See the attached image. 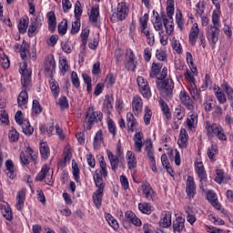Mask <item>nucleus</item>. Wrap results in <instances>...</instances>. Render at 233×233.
Instances as JSON below:
<instances>
[{"label": "nucleus", "mask_w": 233, "mask_h": 233, "mask_svg": "<svg viewBox=\"0 0 233 233\" xmlns=\"http://www.w3.org/2000/svg\"><path fill=\"white\" fill-rule=\"evenodd\" d=\"M43 112V107H41V105L39 104L38 100H33V114H41Z\"/></svg>", "instance_id": "0e129e2a"}, {"label": "nucleus", "mask_w": 233, "mask_h": 233, "mask_svg": "<svg viewBox=\"0 0 233 233\" xmlns=\"http://www.w3.org/2000/svg\"><path fill=\"white\" fill-rule=\"evenodd\" d=\"M8 137L12 143H15L16 141H19V132H17L15 128L12 127L9 130Z\"/></svg>", "instance_id": "de8ad7c7"}, {"label": "nucleus", "mask_w": 233, "mask_h": 233, "mask_svg": "<svg viewBox=\"0 0 233 233\" xmlns=\"http://www.w3.org/2000/svg\"><path fill=\"white\" fill-rule=\"evenodd\" d=\"M207 198L209 203H211L212 207H214V208H217V210H219L221 208V204L219 203V200H218L216 193L212 191H208Z\"/></svg>", "instance_id": "b1692460"}, {"label": "nucleus", "mask_w": 233, "mask_h": 233, "mask_svg": "<svg viewBox=\"0 0 233 233\" xmlns=\"http://www.w3.org/2000/svg\"><path fill=\"white\" fill-rule=\"evenodd\" d=\"M177 25L179 30L183 32V28H185V21L183 20L181 12L177 13Z\"/></svg>", "instance_id": "5fc2aeb1"}, {"label": "nucleus", "mask_w": 233, "mask_h": 233, "mask_svg": "<svg viewBox=\"0 0 233 233\" xmlns=\"http://www.w3.org/2000/svg\"><path fill=\"white\" fill-rule=\"evenodd\" d=\"M73 168V176L75 178V181H79V167L77 166V163L72 164Z\"/></svg>", "instance_id": "774afa93"}, {"label": "nucleus", "mask_w": 233, "mask_h": 233, "mask_svg": "<svg viewBox=\"0 0 233 233\" xmlns=\"http://www.w3.org/2000/svg\"><path fill=\"white\" fill-rule=\"evenodd\" d=\"M128 12H130V9L128 5H127V3H119L116 5V19H118V21H125V19L128 17Z\"/></svg>", "instance_id": "1a4fd4ad"}, {"label": "nucleus", "mask_w": 233, "mask_h": 233, "mask_svg": "<svg viewBox=\"0 0 233 233\" xmlns=\"http://www.w3.org/2000/svg\"><path fill=\"white\" fill-rule=\"evenodd\" d=\"M158 103L164 116H166L167 119H170V117H172V114L170 113V108L168 107V105H167V102L160 98Z\"/></svg>", "instance_id": "72a5a7b5"}, {"label": "nucleus", "mask_w": 233, "mask_h": 233, "mask_svg": "<svg viewBox=\"0 0 233 233\" xmlns=\"http://www.w3.org/2000/svg\"><path fill=\"white\" fill-rule=\"evenodd\" d=\"M40 154L43 159H48V157L50 156V147H48L46 142L40 143Z\"/></svg>", "instance_id": "4c0bfd02"}, {"label": "nucleus", "mask_w": 233, "mask_h": 233, "mask_svg": "<svg viewBox=\"0 0 233 233\" xmlns=\"http://www.w3.org/2000/svg\"><path fill=\"white\" fill-rule=\"evenodd\" d=\"M6 167V175L10 179H14L15 177V167H14V162L9 159L5 161Z\"/></svg>", "instance_id": "c756f323"}, {"label": "nucleus", "mask_w": 233, "mask_h": 233, "mask_svg": "<svg viewBox=\"0 0 233 233\" xmlns=\"http://www.w3.org/2000/svg\"><path fill=\"white\" fill-rule=\"evenodd\" d=\"M198 123V115L192 113L189 117L187 119V125L190 130L194 128V125Z\"/></svg>", "instance_id": "8fccbe9b"}, {"label": "nucleus", "mask_w": 233, "mask_h": 233, "mask_svg": "<svg viewBox=\"0 0 233 233\" xmlns=\"http://www.w3.org/2000/svg\"><path fill=\"white\" fill-rule=\"evenodd\" d=\"M163 68V64L161 63H153L150 72V77L157 78V88L161 92L163 96L166 99H172V94L174 90V82L171 79H165L167 74H168V69L167 67Z\"/></svg>", "instance_id": "f257e3e1"}, {"label": "nucleus", "mask_w": 233, "mask_h": 233, "mask_svg": "<svg viewBox=\"0 0 233 233\" xmlns=\"http://www.w3.org/2000/svg\"><path fill=\"white\" fill-rule=\"evenodd\" d=\"M20 74L22 76V86L24 88H30V86H32V71L28 69V64H26V62H24L20 66Z\"/></svg>", "instance_id": "39448f33"}, {"label": "nucleus", "mask_w": 233, "mask_h": 233, "mask_svg": "<svg viewBox=\"0 0 233 233\" xmlns=\"http://www.w3.org/2000/svg\"><path fill=\"white\" fill-rule=\"evenodd\" d=\"M177 145L180 148H187V147H188V133H187V129H180Z\"/></svg>", "instance_id": "4468645a"}, {"label": "nucleus", "mask_w": 233, "mask_h": 233, "mask_svg": "<svg viewBox=\"0 0 233 233\" xmlns=\"http://www.w3.org/2000/svg\"><path fill=\"white\" fill-rule=\"evenodd\" d=\"M150 119H152V110L148 107H145L144 123L145 125H150Z\"/></svg>", "instance_id": "680f3d73"}, {"label": "nucleus", "mask_w": 233, "mask_h": 233, "mask_svg": "<svg viewBox=\"0 0 233 233\" xmlns=\"http://www.w3.org/2000/svg\"><path fill=\"white\" fill-rule=\"evenodd\" d=\"M17 103L19 106H23L28 103V93L26 90H23L18 97H17Z\"/></svg>", "instance_id": "ea45409f"}, {"label": "nucleus", "mask_w": 233, "mask_h": 233, "mask_svg": "<svg viewBox=\"0 0 233 233\" xmlns=\"http://www.w3.org/2000/svg\"><path fill=\"white\" fill-rule=\"evenodd\" d=\"M206 130L208 132V137H218L219 141H227V135H225V129L221 127V125L214 123L210 124V122H206Z\"/></svg>", "instance_id": "7ed1b4c3"}, {"label": "nucleus", "mask_w": 233, "mask_h": 233, "mask_svg": "<svg viewBox=\"0 0 233 233\" xmlns=\"http://www.w3.org/2000/svg\"><path fill=\"white\" fill-rule=\"evenodd\" d=\"M66 30H68V22L64 20L58 25V32L61 35H65V34H66Z\"/></svg>", "instance_id": "864d4df0"}, {"label": "nucleus", "mask_w": 233, "mask_h": 233, "mask_svg": "<svg viewBox=\"0 0 233 233\" xmlns=\"http://www.w3.org/2000/svg\"><path fill=\"white\" fill-rule=\"evenodd\" d=\"M81 28V22L80 18H76L75 22L72 24V28H71V34L75 35V34H77Z\"/></svg>", "instance_id": "603ef678"}, {"label": "nucleus", "mask_w": 233, "mask_h": 233, "mask_svg": "<svg viewBox=\"0 0 233 233\" xmlns=\"http://www.w3.org/2000/svg\"><path fill=\"white\" fill-rule=\"evenodd\" d=\"M198 37H199V26L198 23L193 24L190 32H189V43L194 46L196 45V41H198Z\"/></svg>", "instance_id": "f3484780"}, {"label": "nucleus", "mask_w": 233, "mask_h": 233, "mask_svg": "<svg viewBox=\"0 0 233 233\" xmlns=\"http://www.w3.org/2000/svg\"><path fill=\"white\" fill-rule=\"evenodd\" d=\"M59 69L62 76H65L68 70H70V66H68V60L66 57H63L59 60Z\"/></svg>", "instance_id": "58836bf2"}, {"label": "nucleus", "mask_w": 233, "mask_h": 233, "mask_svg": "<svg viewBox=\"0 0 233 233\" xmlns=\"http://www.w3.org/2000/svg\"><path fill=\"white\" fill-rule=\"evenodd\" d=\"M126 218L127 221H130L136 227H141V219L136 217V214L132 211H127L125 213Z\"/></svg>", "instance_id": "cd10ccee"}, {"label": "nucleus", "mask_w": 233, "mask_h": 233, "mask_svg": "<svg viewBox=\"0 0 233 233\" xmlns=\"http://www.w3.org/2000/svg\"><path fill=\"white\" fill-rule=\"evenodd\" d=\"M179 97L182 105H184V106L190 112H194L196 107L194 106V101L190 98L188 93H187V91H181Z\"/></svg>", "instance_id": "9d476101"}, {"label": "nucleus", "mask_w": 233, "mask_h": 233, "mask_svg": "<svg viewBox=\"0 0 233 233\" xmlns=\"http://www.w3.org/2000/svg\"><path fill=\"white\" fill-rule=\"evenodd\" d=\"M28 23H30L28 16L20 19L18 25V30L20 34H26V30L28 29Z\"/></svg>", "instance_id": "f704fd0d"}, {"label": "nucleus", "mask_w": 233, "mask_h": 233, "mask_svg": "<svg viewBox=\"0 0 233 233\" xmlns=\"http://www.w3.org/2000/svg\"><path fill=\"white\" fill-rule=\"evenodd\" d=\"M26 198V189H22L17 193L16 196V208L18 210H23L25 207V199Z\"/></svg>", "instance_id": "4be33fe9"}, {"label": "nucleus", "mask_w": 233, "mask_h": 233, "mask_svg": "<svg viewBox=\"0 0 233 233\" xmlns=\"http://www.w3.org/2000/svg\"><path fill=\"white\" fill-rule=\"evenodd\" d=\"M160 227L162 228H168L172 225V215L169 212H164L162 214V218L159 221Z\"/></svg>", "instance_id": "5701e85b"}, {"label": "nucleus", "mask_w": 233, "mask_h": 233, "mask_svg": "<svg viewBox=\"0 0 233 233\" xmlns=\"http://www.w3.org/2000/svg\"><path fill=\"white\" fill-rule=\"evenodd\" d=\"M187 221H188V223H190V225H194V223H196V215L194 214V211H192L191 208H188V210L187 211Z\"/></svg>", "instance_id": "bf43d9fd"}, {"label": "nucleus", "mask_w": 233, "mask_h": 233, "mask_svg": "<svg viewBox=\"0 0 233 233\" xmlns=\"http://www.w3.org/2000/svg\"><path fill=\"white\" fill-rule=\"evenodd\" d=\"M49 30H56V26H57V20L56 19V14L54 12H49L47 14Z\"/></svg>", "instance_id": "e433bc0d"}, {"label": "nucleus", "mask_w": 233, "mask_h": 233, "mask_svg": "<svg viewBox=\"0 0 233 233\" xmlns=\"http://www.w3.org/2000/svg\"><path fill=\"white\" fill-rule=\"evenodd\" d=\"M137 83L138 85L139 91L142 93L144 97L149 99L152 96V92L150 91V86H148V81L145 79L143 76H138L137 78Z\"/></svg>", "instance_id": "0eeeda50"}, {"label": "nucleus", "mask_w": 233, "mask_h": 233, "mask_svg": "<svg viewBox=\"0 0 233 233\" xmlns=\"http://www.w3.org/2000/svg\"><path fill=\"white\" fill-rule=\"evenodd\" d=\"M140 29L148 28V14H145L139 18Z\"/></svg>", "instance_id": "13d9d810"}, {"label": "nucleus", "mask_w": 233, "mask_h": 233, "mask_svg": "<svg viewBox=\"0 0 233 233\" xmlns=\"http://www.w3.org/2000/svg\"><path fill=\"white\" fill-rule=\"evenodd\" d=\"M132 108L135 114H140L143 110V99L139 96H135L132 100Z\"/></svg>", "instance_id": "6ab92c4d"}, {"label": "nucleus", "mask_w": 233, "mask_h": 233, "mask_svg": "<svg viewBox=\"0 0 233 233\" xmlns=\"http://www.w3.org/2000/svg\"><path fill=\"white\" fill-rule=\"evenodd\" d=\"M58 105L61 110H65L68 108V99L66 98V96L60 97L58 100Z\"/></svg>", "instance_id": "338daca9"}, {"label": "nucleus", "mask_w": 233, "mask_h": 233, "mask_svg": "<svg viewBox=\"0 0 233 233\" xmlns=\"http://www.w3.org/2000/svg\"><path fill=\"white\" fill-rule=\"evenodd\" d=\"M83 15V8H81V2L76 1L75 5V17L76 19H80Z\"/></svg>", "instance_id": "6e6d98bb"}, {"label": "nucleus", "mask_w": 233, "mask_h": 233, "mask_svg": "<svg viewBox=\"0 0 233 233\" xmlns=\"http://www.w3.org/2000/svg\"><path fill=\"white\" fill-rule=\"evenodd\" d=\"M139 211L143 214H152V206L148 203H140L138 205Z\"/></svg>", "instance_id": "49530a36"}, {"label": "nucleus", "mask_w": 233, "mask_h": 233, "mask_svg": "<svg viewBox=\"0 0 233 233\" xmlns=\"http://www.w3.org/2000/svg\"><path fill=\"white\" fill-rule=\"evenodd\" d=\"M107 128L110 132V134H112V136H116V134H117L116 130V123H114V120L112 119H108L107 120Z\"/></svg>", "instance_id": "052dcab7"}, {"label": "nucleus", "mask_w": 233, "mask_h": 233, "mask_svg": "<svg viewBox=\"0 0 233 233\" xmlns=\"http://www.w3.org/2000/svg\"><path fill=\"white\" fill-rule=\"evenodd\" d=\"M99 17V7H92L89 15V21L94 26H97V18Z\"/></svg>", "instance_id": "7c9ffc66"}, {"label": "nucleus", "mask_w": 233, "mask_h": 233, "mask_svg": "<svg viewBox=\"0 0 233 233\" xmlns=\"http://www.w3.org/2000/svg\"><path fill=\"white\" fill-rule=\"evenodd\" d=\"M185 228V218L181 217H177L174 221H173V230L174 232H181Z\"/></svg>", "instance_id": "c85d7f7f"}, {"label": "nucleus", "mask_w": 233, "mask_h": 233, "mask_svg": "<svg viewBox=\"0 0 233 233\" xmlns=\"http://www.w3.org/2000/svg\"><path fill=\"white\" fill-rule=\"evenodd\" d=\"M215 96L221 105H225L227 102V95L224 94L223 91H220L219 86H218V90L215 92Z\"/></svg>", "instance_id": "a18cd8bd"}, {"label": "nucleus", "mask_w": 233, "mask_h": 233, "mask_svg": "<svg viewBox=\"0 0 233 233\" xmlns=\"http://www.w3.org/2000/svg\"><path fill=\"white\" fill-rule=\"evenodd\" d=\"M186 192L188 198H194L196 196V182H194V177L191 176L187 177Z\"/></svg>", "instance_id": "f8f14e48"}, {"label": "nucleus", "mask_w": 233, "mask_h": 233, "mask_svg": "<svg viewBox=\"0 0 233 233\" xmlns=\"http://www.w3.org/2000/svg\"><path fill=\"white\" fill-rule=\"evenodd\" d=\"M196 172L199 178L207 177V171L205 170V167L203 166V162H198L196 164Z\"/></svg>", "instance_id": "79ce46f5"}, {"label": "nucleus", "mask_w": 233, "mask_h": 233, "mask_svg": "<svg viewBox=\"0 0 233 233\" xmlns=\"http://www.w3.org/2000/svg\"><path fill=\"white\" fill-rule=\"evenodd\" d=\"M162 20L164 23V28L166 29L167 35H170L174 32V20L172 17H167V15H162Z\"/></svg>", "instance_id": "a211bd4d"}, {"label": "nucleus", "mask_w": 233, "mask_h": 233, "mask_svg": "<svg viewBox=\"0 0 233 233\" xmlns=\"http://www.w3.org/2000/svg\"><path fill=\"white\" fill-rule=\"evenodd\" d=\"M20 56L22 59H26V57H35V53H34V50L30 53V45L26 42H23L20 49Z\"/></svg>", "instance_id": "dca6fc26"}, {"label": "nucleus", "mask_w": 233, "mask_h": 233, "mask_svg": "<svg viewBox=\"0 0 233 233\" xmlns=\"http://www.w3.org/2000/svg\"><path fill=\"white\" fill-rule=\"evenodd\" d=\"M48 174H50V167H48V166L45 165L42 167L41 171L36 176V177H35L36 181H43V179H46V176H48Z\"/></svg>", "instance_id": "a19ab883"}, {"label": "nucleus", "mask_w": 233, "mask_h": 233, "mask_svg": "<svg viewBox=\"0 0 233 233\" xmlns=\"http://www.w3.org/2000/svg\"><path fill=\"white\" fill-rule=\"evenodd\" d=\"M0 210L3 214V217L7 220V221H12L13 217H12V208L8 204L1 205L0 204Z\"/></svg>", "instance_id": "bb28decb"}, {"label": "nucleus", "mask_w": 233, "mask_h": 233, "mask_svg": "<svg viewBox=\"0 0 233 233\" xmlns=\"http://www.w3.org/2000/svg\"><path fill=\"white\" fill-rule=\"evenodd\" d=\"M221 88L227 94L228 101H232L233 100V88H232V86H230V85H228V82L224 81L221 85Z\"/></svg>", "instance_id": "473e14b6"}, {"label": "nucleus", "mask_w": 233, "mask_h": 233, "mask_svg": "<svg viewBox=\"0 0 233 233\" xmlns=\"http://www.w3.org/2000/svg\"><path fill=\"white\" fill-rule=\"evenodd\" d=\"M20 126L22 127L23 132L25 136H32V134H34V127L30 125L28 120H24Z\"/></svg>", "instance_id": "2f4dec72"}, {"label": "nucleus", "mask_w": 233, "mask_h": 233, "mask_svg": "<svg viewBox=\"0 0 233 233\" xmlns=\"http://www.w3.org/2000/svg\"><path fill=\"white\" fill-rule=\"evenodd\" d=\"M0 65L5 69L10 68V59H8V56L6 55H0Z\"/></svg>", "instance_id": "3c124183"}, {"label": "nucleus", "mask_w": 233, "mask_h": 233, "mask_svg": "<svg viewBox=\"0 0 233 233\" xmlns=\"http://www.w3.org/2000/svg\"><path fill=\"white\" fill-rule=\"evenodd\" d=\"M143 194L147 201H156L157 196L148 182L142 185Z\"/></svg>", "instance_id": "9b49d317"}, {"label": "nucleus", "mask_w": 233, "mask_h": 233, "mask_svg": "<svg viewBox=\"0 0 233 233\" xmlns=\"http://www.w3.org/2000/svg\"><path fill=\"white\" fill-rule=\"evenodd\" d=\"M114 97L112 96L106 95L103 103V112L106 114H112V110H114Z\"/></svg>", "instance_id": "2eb2a0df"}, {"label": "nucleus", "mask_w": 233, "mask_h": 233, "mask_svg": "<svg viewBox=\"0 0 233 233\" xmlns=\"http://www.w3.org/2000/svg\"><path fill=\"white\" fill-rule=\"evenodd\" d=\"M94 181L98 189L93 195V201L96 208H99L103 201V192L105 190V181L103 180V173L101 171L95 172Z\"/></svg>", "instance_id": "f03ea898"}, {"label": "nucleus", "mask_w": 233, "mask_h": 233, "mask_svg": "<svg viewBox=\"0 0 233 233\" xmlns=\"http://www.w3.org/2000/svg\"><path fill=\"white\" fill-rule=\"evenodd\" d=\"M216 154H218V146L213 144L210 147L208 148V156L209 159H214Z\"/></svg>", "instance_id": "e2e57ef3"}, {"label": "nucleus", "mask_w": 233, "mask_h": 233, "mask_svg": "<svg viewBox=\"0 0 233 233\" xmlns=\"http://www.w3.org/2000/svg\"><path fill=\"white\" fill-rule=\"evenodd\" d=\"M49 85H50V88H51V92L54 96V97H58L59 96V84L57 83V81L54 80V78H51V80H49Z\"/></svg>", "instance_id": "c9c22d12"}, {"label": "nucleus", "mask_w": 233, "mask_h": 233, "mask_svg": "<svg viewBox=\"0 0 233 233\" xmlns=\"http://www.w3.org/2000/svg\"><path fill=\"white\" fill-rule=\"evenodd\" d=\"M102 144H103V131L99 130L96 134L93 145L95 148H99V147H101Z\"/></svg>", "instance_id": "37998d69"}, {"label": "nucleus", "mask_w": 233, "mask_h": 233, "mask_svg": "<svg viewBox=\"0 0 233 233\" xmlns=\"http://www.w3.org/2000/svg\"><path fill=\"white\" fill-rule=\"evenodd\" d=\"M103 119V113L96 112L93 107H89L86 114L87 127L86 130H90L92 128V125L97 123V121H101Z\"/></svg>", "instance_id": "423d86ee"}, {"label": "nucleus", "mask_w": 233, "mask_h": 233, "mask_svg": "<svg viewBox=\"0 0 233 233\" xmlns=\"http://www.w3.org/2000/svg\"><path fill=\"white\" fill-rule=\"evenodd\" d=\"M88 35H90V30L84 29L81 34L82 45L86 46V43H88Z\"/></svg>", "instance_id": "69168bd1"}, {"label": "nucleus", "mask_w": 233, "mask_h": 233, "mask_svg": "<svg viewBox=\"0 0 233 233\" xmlns=\"http://www.w3.org/2000/svg\"><path fill=\"white\" fill-rule=\"evenodd\" d=\"M125 66L127 70H131V72H136V66H137V61H136V56L132 49H127L126 53V63Z\"/></svg>", "instance_id": "6e6552de"}, {"label": "nucleus", "mask_w": 233, "mask_h": 233, "mask_svg": "<svg viewBox=\"0 0 233 233\" xmlns=\"http://www.w3.org/2000/svg\"><path fill=\"white\" fill-rule=\"evenodd\" d=\"M154 28L157 32H159V35L165 34V23L161 22L159 18L157 17L156 22L154 24Z\"/></svg>", "instance_id": "09e8293b"}, {"label": "nucleus", "mask_w": 233, "mask_h": 233, "mask_svg": "<svg viewBox=\"0 0 233 233\" xmlns=\"http://www.w3.org/2000/svg\"><path fill=\"white\" fill-rule=\"evenodd\" d=\"M99 165L101 169H96V172H101L104 177L108 176V171H106V162H105V157H101L99 158Z\"/></svg>", "instance_id": "c03bdc74"}, {"label": "nucleus", "mask_w": 233, "mask_h": 233, "mask_svg": "<svg viewBox=\"0 0 233 233\" xmlns=\"http://www.w3.org/2000/svg\"><path fill=\"white\" fill-rule=\"evenodd\" d=\"M139 124L137 123V119H136V116H134V114L127 113V127L128 132H136V128H137V126Z\"/></svg>", "instance_id": "ddd939ff"}, {"label": "nucleus", "mask_w": 233, "mask_h": 233, "mask_svg": "<svg viewBox=\"0 0 233 233\" xmlns=\"http://www.w3.org/2000/svg\"><path fill=\"white\" fill-rule=\"evenodd\" d=\"M107 157L110 161L112 170H114V172H116L119 167V157H117V156L114 155V153H112V151H107Z\"/></svg>", "instance_id": "a878e982"}, {"label": "nucleus", "mask_w": 233, "mask_h": 233, "mask_svg": "<svg viewBox=\"0 0 233 233\" xmlns=\"http://www.w3.org/2000/svg\"><path fill=\"white\" fill-rule=\"evenodd\" d=\"M126 157L129 170H132L137 167V160L136 158V154L134 152L127 151Z\"/></svg>", "instance_id": "aec40b11"}, {"label": "nucleus", "mask_w": 233, "mask_h": 233, "mask_svg": "<svg viewBox=\"0 0 233 233\" xmlns=\"http://www.w3.org/2000/svg\"><path fill=\"white\" fill-rule=\"evenodd\" d=\"M219 32H221V30L216 25H209L206 28V37L212 48H214L218 41H219Z\"/></svg>", "instance_id": "20e7f679"}, {"label": "nucleus", "mask_w": 233, "mask_h": 233, "mask_svg": "<svg viewBox=\"0 0 233 233\" xmlns=\"http://www.w3.org/2000/svg\"><path fill=\"white\" fill-rule=\"evenodd\" d=\"M189 94H191V97H193L194 101L199 103L201 105L203 103V99L201 98V94L198 91V87H196V84L191 85L189 87Z\"/></svg>", "instance_id": "393cba45"}, {"label": "nucleus", "mask_w": 233, "mask_h": 233, "mask_svg": "<svg viewBox=\"0 0 233 233\" xmlns=\"http://www.w3.org/2000/svg\"><path fill=\"white\" fill-rule=\"evenodd\" d=\"M212 26L220 27L221 24L219 23V11H214L212 15Z\"/></svg>", "instance_id": "4d7b16f0"}, {"label": "nucleus", "mask_w": 233, "mask_h": 233, "mask_svg": "<svg viewBox=\"0 0 233 233\" xmlns=\"http://www.w3.org/2000/svg\"><path fill=\"white\" fill-rule=\"evenodd\" d=\"M45 70L49 74H54V72H56V59L54 56H51L46 58Z\"/></svg>", "instance_id": "412c9836"}]
</instances>
